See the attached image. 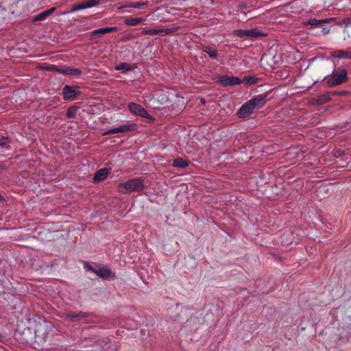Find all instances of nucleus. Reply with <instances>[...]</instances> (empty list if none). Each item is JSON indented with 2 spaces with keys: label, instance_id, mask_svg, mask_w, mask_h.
Masks as SVG:
<instances>
[{
  "label": "nucleus",
  "instance_id": "f257e3e1",
  "mask_svg": "<svg viewBox=\"0 0 351 351\" xmlns=\"http://www.w3.org/2000/svg\"><path fill=\"white\" fill-rule=\"evenodd\" d=\"M266 103V95H259L243 104L237 111V116L241 119L250 117L254 112L261 108Z\"/></svg>",
  "mask_w": 351,
  "mask_h": 351
},
{
  "label": "nucleus",
  "instance_id": "f03ea898",
  "mask_svg": "<svg viewBox=\"0 0 351 351\" xmlns=\"http://www.w3.org/2000/svg\"><path fill=\"white\" fill-rule=\"evenodd\" d=\"M259 80L258 78L253 75H245L243 77L228 75H219L216 77L215 82L218 85L223 86H232L240 85L250 86L255 84Z\"/></svg>",
  "mask_w": 351,
  "mask_h": 351
},
{
  "label": "nucleus",
  "instance_id": "7ed1b4c3",
  "mask_svg": "<svg viewBox=\"0 0 351 351\" xmlns=\"http://www.w3.org/2000/svg\"><path fill=\"white\" fill-rule=\"evenodd\" d=\"M145 187L144 180L141 178H135L119 184V191L123 193L141 192Z\"/></svg>",
  "mask_w": 351,
  "mask_h": 351
},
{
  "label": "nucleus",
  "instance_id": "20e7f679",
  "mask_svg": "<svg viewBox=\"0 0 351 351\" xmlns=\"http://www.w3.org/2000/svg\"><path fill=\"white\" fill-rule=\"evenodd\" d=\"M348 80L347 69L339 68L326 78V83L329 86H336L348 82Z\"/></svg>",
  "mask_w": 351,
  "mask_h": 351
},
{
  "label": "nucleus",
  "instance_id": "39448f33",
  "mask_svg": "<svg viewBox=\"0 0 351 351\" xmlns=\"http://www.w3.org/2000/svg\"><path fill=\"white\" fill-rule=\"evenodd\" d=\"M138 126L135 123H125L119 127L110 129L103 133L104 136L113 134L117 133H125L129 132H134L137 130Z\"/></svg>",
  "mask_w": 351,
  "mask_h": 351
},
{
  "label": "nucleus",
  "instance_id": "423d86ee",
  "mask_svg": "<svg viewBox=\"0 0 351 351\" xmlns=\"http://www.w3.org/2000/svg\"><path fill=\"white\" fill-rule=\"evenodd\" d=\"M50 325L45 321L36 323L34 329V335L37 337L45 339L49 334Z\"/></svg>",
  "mask_w": 351,
  "mask_h": 351
},
{
  "label": "nucleus",
  "instance_id": "0eeeda50",
  "mask_svg": "<svg viewBox=\"0 0 351 351\" xmlns=\"http://www.w3.org/2000/svg\"><path fill=\"white\" fill-rule=\"evenodd\" d=\"M130 111L136 115H138L141 117L147 118L150 119L151 121H154V119L152 116H150L147 110L143 108L141 105L135 104V103H130L128 104Z\"/></svg>",
  "mask_w": 351,
  "mask_h": 351
},
{
  "label": "nucleus",
  "instance_id": "6e6552de",
  "mask_svg": "<svg viewBox=\"0 0 351 351\" xmlns=\"http://www.w3.org/2000/svg\"><path fill=\"white\" fill-rule=\"evenodd\" d=\"M99 278L104 280H114L116 278V275L110 269L104 267H99L96 269L95 273Z\"/></svg>",
  "mask_w": 351,
  "mask_h": 351
},
{
  "label": "nucleus",
  "instance_id": "1a4fd4ad",
  "mask_svg": "<svg viewBox=\"0 0 351 351\" xmlns=\"http://www.w3.org/2000/svg\"><path fill=\"white\" fill-rule=\"evenodd\" d=\"M332 92H327L321 95L317 96V97L313 98L311 99V104L313 105L319 106L324 104L327 101L332 99Z\"/></svg>",
  "mask_w": 351,
  "mask_h": 351
},
{
  "label": "nucleus",
  "instance_id": "9d476101",
  "mask_svg": "<svg viewBox=\"0 0 351 351\" xmlns=\"http://www.w3.org/2000/svg\"><path fill=\"white\" fill-rule=\"evenodd\" d=\"M330 56L339 59H351V48H348L347 50H334L330 52Z\"/></svg>",
  "mask_w": 351,
  "mask_h": 351
},
{
  "label": "nucleus",
  "instance_id": "9b49d317",
  "mask_svg": "<svg viewBox=\"0 0 351 351\" xmlns=\"http://www.w3.org/2000/svg\"><path fill=\"white\" fill-rule=\"evenodd\" d=\"M172 32V30L169 28H160V29H143L142 31V34L143 35H160L165 36L167 34H169Z\"/></svg>",
  "mask_w": 351,
  "mask_h": 351
},
{
  "label": "nucleus",
  "instance_id": "f8f14e48",
  "mask_svg": "<svg viewBox=\"0 0 351 351\" xmlns=\"http://www.w3.org/2000/svg\"><path fill=\"white\" fill-rule=\"evenodd\" d=\"M81 92L79 89H62L63 98L66 101L74 100L77 96L80 95Z\"/></svg>",
  "mask_w": 351,
  "mask_h": 351
},
{
  "label": "nucleus",
  "instance_id": "ddd939ff",
  "mask_svg": "<svg viewBox=\"0 0 351 351\" xmlns=\"http://www.w3.org/2000/svg\"><path fill=\"white\" fill-rule=\"evenodd\" d=\"M90 316H91V313H84V312L75 313V312L69 311V312H67L65 313V317L66 318H69L72 320H74V319L79 320L80 319L90 317Z\"/></svg>",
  "mask_w": 351,
  "mask_h": 351
},
{
  "label": "nucleus",
  "instance_id": "4468645a",
  "mask_svg": "<svg viewBox=\"0 0 351 351\" xmlns=\"http://www.w3.org/2000/svg\"><path fill=\"white\" fill-rule=\"evenodd\" d=\"M118 30V27H104V28H100L97 29H95L91 32V35L93 36H101V35L117 32Z\"/></svg>",
  "mask_w": 351,
  "mask_h": 351
},
{
  "label": "nucleus",
  "instance_id": "2eb2a0df",
  "mask_svg": "<svg viewBox=\"0 0 351 351\" xmlns=\"http://www.w3.org/2000/svg\"><path fill=\"white\" fill-rule=\"evenodd\" d=\"M108 169L106 168L101 169L96 171L93 178V182H99L105 180L108 175Z\"/></svg>",
  "mask_w": 351,
  "mask_h": 351
},
{
  "label": "nucleus",
  "instance_id": "dca6fc26",
  "mask_svg": "<svg viewBox=\"0 0 351 351\" xmlns=\"http://www.w3.org/2000/svg\"><path fill=\"white\" fill-rule=\"evenodd\" d=\"M55 10L56 8H52L40 12L34 18V21L36 22L45 20L47 16L51 15L55 11Z\"/></svg>",
  "mask_w": 351,
  "mask_h": 351
},
{
  "label": "nucleus",
  "instance_id": "f3484780",
  "mask_svg": "<svg viewBox=\"0 0 351 351\" xmlns=\"http://www.w3.org/2000/svg\"><path fill=\"white\" fill-rule=\"evenodd\" d=\"M134 66L132 64L122 62L115 66V69L117 71H121L122 73H126L128 71H132L134 69Z\"/></svg>",
  "mask_w": 351,
  "mask_h": 351
},
{
  "label": "nucleus",
  "instance_id": "a211bd4d",
  "mask_svg": "<svg viewBox=\"0 0 351 351\" xmlns=\"http://www.w3.org/2000/svg\"><path fill=\"white\" fill-rule=\"evenodd\" d=\"M59 73L69 75H77L80 74V71L77 69L67 66L62 69H60Z\"/></svg>",
  "mask_w": 351,
  "mask_h": 351
},
{
  "label": "nucleus",
  "instance_id": "6ab92c4d",
  "mask_svg": "<svg viewBox=\"0 0 351 351\" xmlns=\"http://www.w3.org/2000/svg\"><path fill=\"white\" fill-rule=\"evenodd\" d=\"M188 165L189 162L180 157L174 159L172 163V166L177 168H185Z\"/></svg>",
  "mask_w": 351,
  "mask_h": 351
},
{
  "label": "nucleus",
  "instance_id": "aec40b11",
  "mask_svg": "<svg viewBox=\"0 0 351 351\" xmlns=\"http://www.w3.org/2000/svg\"><path fill=\"white\" fill-rule=\"evenodd\" d=\"M143 21H144V19L143 18H139V17L129 18L125 21V25H129V26H135V25L141 23V22H143Z\"/></svg>",
  "mask_w": 351,
  "mask_h": 351
},
{
  "label": "nucleus",
  "instance_id": "412c9836",
  "mask_svg": "<svg viewBox=\"0 0 351 351\" xmlns=\"http://www.w3.org/2000/svg\"><path fill=\"white\" fill-rule=\"evenodd\" d=\"M202 50L204 52L206 53L210 58L213 59L217 58V53L215 49H213L208 46H204Z\"/></svg>",
  "mask_w": 351,
  "mask_h": 351
},
{
  "label": "nucleus",
  "instance_id": "4be33fe9",
  "mask_svg": "<svg viewBox=\"0 0 351 351\" xmlns=\"http://www.w3.org/2000/svg\"><path fill=\"white\" fill-rule=\"evenodd\" d=\"M11 139L8 136H1L0 138V148L10 149Z\"/></svg>",
  "mask_w": 351,
  "mask_h": 351
},
{
  "label": "nucleus",
  "instance_id": "5701e85b",
  "mask_svg": "<svg viewBox=\"0 0 351 351\" xmlns=\"http://www.w3.org/2000/svg\"><path fill=\"white\" fill-rule=\"evenodd\" d=\"M79 108L77 106H72L66 110V117L68 118H75L77 114V110Z\"/></svg>",
  "mask_w": 351,
  "mask_h": 351
},
{
  "label": "nucleus",
  "instance_id": "b1692460",
  "mask_svg": "<svg viewBox=\"0 0 351 351\" xmlns=\"http://www.w3.org/2000/svg\"><path fill=\"white\" fill-rule=\"evenodd\" d=\"M326 22V20H318L316 19H311L304 23L305 25L317 26Z\"/></svg>",
  "mask_w": 351,
  "mask_h": 351
},
{
  "label": "nucleus",
  "instance_id": "393cba45",
  "mask_svg": "<svg viewBox=\"0 0 351 351\" xmlns=\"http://www.w3.org/2000/svg\"><path fill=\"white\" fill-rule=\"evenodd\" d=\"M101 351H117V346L112 343H105Z\"/></svg>",
  "mask_w": 351,
  "mask_h": 351
},
{
  "label": "nucleus",
  "instance_id": "a878e982",
  "mask_svg": "<svg viewBox=\"0 0 351 351\" xmlns=\"http://www.w3.org/2000/svg\"><path fill=\"white\" fill-rule=\"evenodd\" d=\"M262 34L257 29H247V37L258 38Z\"/></svg>",
  "mask_w": 351,
  "mask_h": 351
},
{
  "label": "nucleus",
  "instance_id": "bb28decb",
  "mask_svg": "<svg viewBox=\"0 0 351 351\" xmlns=\"http://www.w3.org/2000/svg\"><path fill=\"white\" fill-rule=\"evenodd\" d=\"M100 1L101 0H85L84 3L88 9L97 5Z\"/></svg>",
  "mask_w": 351,
  "mask_h": 351
},
{
  "label": "nucleus",
  "instance_id": "cd10ccee",
  "mask_svg": "<svg viewBox=\"0 0 351 351\" xmlns=\"http://www.w3.org/2000/svg\"><path fill=\"white\" fill-rule=\"evenodd\" d=\"M84 9H87V8H86V5L83 2L82 3L73 5L72 9L71 10L70 12H74L82 10H84Z\"/></svg>",
  "mask_w": 351,
  "mask_h": 351
},
{
  "label": "nucleus",
  "instance_id": "c85d7f7f",
  "mask_svg": "<svg viewBox=\"0 0 351 351\" xmlns=\"http://www.w3.org/2000/svg\"><path fill=\"white\" fill-rule=\"evenodd\" d=\"M147 5V2H135L132 3L129 5L130 8H136V9H141L146 6Z\"/></svg>",
  "mask_w": 351,
  "mask_h": 351
},
{
  "label": "nucleus",
  "instance_id": "c756f323",
  "mask_svg": "<svg viewBox=\"0 0 351 351\" xmlns=\"http://www.w3.org/2000/svg\"><path fill=\"white\" fill-rule=\"evenodd\" d=\"M234 34L240 38L247 37V29H237Z\"/></svg>",
  "mask_w": 351,
  "mask_h": 351
},
{
  "label": "nucleus",
  "instance_id": "7c9ffc66",
  "mask_svg": "<svg viewBox=\"0 0 351 351\" xmlns=\"http://www.w3.org/2000/svg\"><path fill=\"white\" fill-rule=\"evenodd\" d=\"M347 153L346 150H342L341 149H337L333 151V156L335 158H340L344 156Z\"/></svg>",
  "mask_w": 351,
  "mask_h": 351
},
{
  "label": "nucleus",
  "instance_id": "2f4dec72",
  "mask_svg": "<svg viewBox=\"0 0 351 351\" xmlns=\"http://www.w3.org/2000/svg\"><path fill=\"white\" fill-rule=\"evenodd\" d=\"M41 69L43 70L49 71H57L58 73L60 72V68H58L56 65H49V66H43Z\"/></svg>",
  "mask_w": 351,
  "mask_h": 351
},
{
  "label": "nucleus",
  "instance_id": "473e14b6",
  "mask_svg": "<svg viewBox=\"0 0 351 351\" xmlns=\"http://www.w3.org/2000/svg\"><path fill=\"white\" fill-rule=\"evenodd\" d=\"M350 93L347 90L333 91L332 92L333 96L344 97L348 95Z\"/></svg>",
  "mask_w": 351,
  "mask_h": 351
},
{
  "label": "nucleus",
  "instance_id": "72a5a7b5",
  "mask_svg": "<svg viewBox=\"0 0 351 351\" xmlns=\"http://www.w3.org/2000/svg\"><path fill=\"white\" fill-rule=\"evenodd\" d=\"M84 268L87 270V271H92L93 273H95L96 272V269L97 268H95L93 267V266H91L90 265H89L88 263H86L85 265H84Z\"/></svg>",
  "mask_w": 351,
  "mask_h": 351
},
{
  "label": "nucleus",
  "instance_id": "f704fd0d",
  "mask_svg": "<svg viewBox=\"0 0 351 351\" xmlns=\"http://www.w3.org/2000/svg\"><path fill=\"white\" fill-rule=\"evenodd\" d=\"M330 32V28L325 26V27H323L322 29V33L324 34V35H327Z\"/></svg>",
  "mask_w": 351,
  "mask_h": 351
},
{
  "label": "nucleus",
  "instance_id": "c9c22d12",
  "mask_svg": "<svg viewBox=\"0 0 351 351\" xmlns=\"http://www.w3.org/2000/svg\"><path fill=\"white\" fill-rule=\"evenodd\" d=\"M23 341L26 343H29L32 341V339H29L28 338L24 337Z\"/></svg>",
  "mask_w": 351,
  "mask_h": 351
},
{
  "label": "nucleus",
  "instance_id": "e433bc0d",
  "mask_svg": "<svg viewBox=\"0 0 351 351\" xmlns=\"http://www.w3.org/2000/svg\"><path fill=\"white\" fill-rule=\"evenodd\" d=\"M6 169V165L5 164L0 165V171L2 169Z\"/></svg>",
  "mask_w": 351,
  "mask_h": 351
},
{
  "label": "nucleus",
  "instance_id": "4c0bfd02",
  "mask_svg": "<svg viewBox=\"0 0 351 351\" xmlns=\"http://www.w3.org/2000/svg\"><path fill=\"white\" fill-rule=\"evenodd\" d=\"M64 88H79V87H78V86H69V85H65Z\"/></svg>",
  "mask_w": 351,
  "mask_h": 351
},
{
  "label": "nucleus",
  "instance_id": "58836bf2",
  "mask_svg": "<svg viewBox=\"0 0 351 351\" xmlns=\"http://www.w3.org/2000/svg\"><path fill=\"white\" fill-rule=\"evenodd\" d=\"M5 200V198L0 194V202H2Z\"/></svg>",
  "mask_w": 351,
  "mask_h": 351
},
{
  "label": "nucleus",
  "instance_id": "ea45409f",
  "mask_svg": "<svg viewBox=\"0 0 351 351\" xmlns=\"http://www.w3.org/2000/svg\"><path fill=\"white\" fill-rule=\"evenodd\" d=\"M200 101H201L202 104H205L206 103V99L204 98H201Z\"/></svg>",
  "mask_w": 351,
  "mask_h": 351
},
{
  "label": "nucleus",
  "instance_id": "a19ab883",
  "mask_svg": "<svg viewBox=\"0 0 351 351\" xmlns=\"http://www.w3.org/2000/svg\"><path fill=\"white\" fill-rule=\"evenodd\" d=\"M25 330H27V332H29V334H30V335H32V334H31V331H30V329H29V328H27Z\"/></svg>",
  "mask_w": 351,
  "mask_h": 351
},
{
  "label": "nucleus",
  "instance_id": "79ce46f5",
  "mask_svg": "<svg viewBox=\"0 0 351 351\" xmlns=\"http://www.w3.org/2000/svg\"><path fill=\"white\" fill-rule=\"evenodd\" d=\"M348 23H351V18L347 19Z\"/></svg>",
  "mask_w": 351,
  "mask_h": 351
},
{
  "label": "nucleus",
  "instance_id": "37998d69",
  "mask_svg": "<svg viewBox=\"0 0 351 351\" xmlns=\"http://www.w3.org/2000/svg\"><path fill=\"white\" fill-rule=\"evenodd\" d=\"M3 338V335L0 332V339Z\"/></svg>",
  "mask_w": 351,
  "mask_h": 351
}]
</instances>
